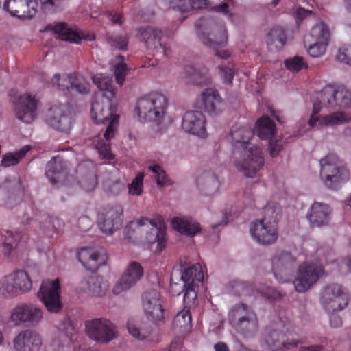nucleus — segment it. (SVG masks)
<instances>
[{
  "label": "nucleus",
  "mask_w": 351,
  "mask_h": 351,
  "mask_svg": "<svg viewBox=\"0 0 351 351\" xmlns=\"http://www.w3.org/2000/svg\"><path fill=\"white\" fill-rule=\"evenodd\" d=\"M93 81L101 96H96L92 104L91 117L96 123L107 124L106 131L95 136L93 143L104 158L110 160L113 155L110 152V141L114 137L119 120V115L116 112L117 103L113 101L117 90L110 76L97 74L93 77Z\"/></svg>",
  "instance_id": "1"
},
{
  "label": "nucleus",
  "mask_w": 351,
  "mask_h": 351,
  "mask_svg": "<svg viewBox=\"0 0 351 351\" xmlns=\"http://www.w3.org/2000/svg\"><path fill=\"white\" fill-rule=\"evenodd\" d=\"M253 134L250 128L235 125L229 134L234 165L239 172L249 178H254L265 163L262 149L249 142Z\"/></svg>",
  "instance_id": "2"
},
{
  "label": "nucleus",
  "mask_w": 351,
  "mask_h": 351,
  "mask_svg": "<svg viewBox=\"0 0 351 351\" xmlns=\"http://www.w3.org/2000/svg\"><path fill=\"white\" fill-rule=\"evenodd\" d=\"M167 106L166 97L155 92L140 98L135 110L141 121H160L166 114Z\"/></svg>",
  "instance_id": "3"
},
{
  "label": "nucleus",
  "mask_w": 351,
  "mask_h": 351,
  "mask_svg": "<svg viewBox=\"0 0 351 351\" xmlns=\"http://www.w3.org/2000/svg\"><path fill=\"white\" fill-rule=\"evenodd\" d=\"M195 26L202 43L208 47L216 49L224 47L228 40L224 23L212 19H200Z\"/></svg>",
  "instance_id": "4"
},
{
  "label": "nucleus",
  "mask_w": 351,
  "mask_h": 351,
  "mask_svg": "<svg viewBox=\"0 0 351 351\" xmlns=\"http://www.w3.org/2000/svg\"><path fill=\"white\" fill-rule=\"evenodd\" d=\"M228 317L232 327L245 337H251L258 330V322L256 315L245 304L234 305L229 311Z\"/></svg>",
  "instance_id": "5"
},
{
  "label": "nucleus",
  "mask_w": 351,
  "mask_h": 351,
  "mask_svg": "<svg viewBox=\"0 0 351 351\" xmlns=\"http://www.w3.org/2000/svg\"><path fill=\"white\" fill-rule=\"evenodd\" d=\"M319 177L328 188H334L337 183L349 179L347 169L339 165V158L335 154H328L319 160Z\"/></svg>",
  "instance_id": "6"
},
{
  "label": "nucleus",
  "mask_w": 351,
  "mask_h": 351,
  "mask_svg": "<svg viewBox=\"0 0 351 351\" xmlns=\"http://www.w3.org/2000/svg\"><path fill=\"white\" fill-rule=\"evenodd\" d=\"M323 265L318 261H306L301 264L293 284L298 293H304L310 289L324 275Z\"/></svg>",
  "instance_id": "7"
},
{
  "label": "nucleus",
  "mask_w": 351,
  "mask_h": 351,
  "mask_svg": "<svg viewBox=\"0 0 351 351\" xmlns=\"http://www.w3.org/2000/svg\"><path fill=\"white\" fill-rule=\"evenodd\" d=\"M273 210L270 207L265 208L263 219L254 221L250 226L252 238L260 245H269L274 243L278 239L277 223L267 218Z\"/></svg>",
  "instance_id": "8"
},
{
  "label": "nucleus",
  "mask_w": 351,
  "mask_h": 351,
  "mask_svg": "<svg viewBox=\"0 0 351 351\" xmlns=\"http://www.w3.org/2000/svg\"><path fill=\"white\" fill-rule=\"evenodd\" d=\"M129 228L138 232H145V242L149 245L156 243V251L161 252L165 249L166 246L165 230L160 222L158 223L154 219L149 220L144 218L132 221L129 224Z\"/></svg>",
  "instance_id": "9"
},
{
  "label": "nucleus",
  "mask_w": 351,
  "mask_h": 351,
  "mask_svg": "<svg viewBox=\"0 0 351 351\" xmlns=\"http://www.w3.org/2000/svg\"><path fill=\"white\" fill-rule=\"evenodd\" d=\"M85 332L92 341L106 344L117 337L118 331L117 326L109 319L95 318L86 321Z\"/></svg>",
  "instance_id": "10"
},
{
  "label": "nucleus",
  "mask_w": 351,
  "mask_h": 351,
  "mask_svg": "<svg viewBox=\"0 0 351 351\" xmlns=\"http://www.w3.org/2000/svg\"><path fill=\"white\" fill-rule=\"evenodd\" d=\"M314 101L331 108H348L351 104V92L343 86L328 85L316 94Z\"/></svg>",
  "instance_id": "11"
},
{
  "label": "nucleus",
  "mask_w": 351,
  "mask_h": 351,
  "mask_svg": "<svg viewBox=\"0 0 351 351\" xmlns=\"http://www.w3.org/2000/svg\"><path fill=\"white\" fill-rule=\"evenodd\" d=\"M204 274L202 266L195 264L185 267L182 271L181 280L183 282L184 302L189 306L195 303L197 296V288L203 281Z\"/></svg>",
  "instance_id": "12"
},
{
  "label": "nucleus",
  "mask_w": 351,
  "mask_h": 351,
  "mask_svg": "<svg viewBox=\"0 0 351 351\" xmlns=\"http://www.w3.org/2000/svg\"><path fill=\"white\" fill-rule=\"evenodd\" d=\"M45 121L56 130L68 132L73 123L70 107L60 103L51 104L45 112Z\"/></svg>",
  "instance_id": "13"
},
{
  "label": "nucleus",
  "mask_w": 351,
  "mask_h": 351,
  "mask_svg": "<svg viewBox=\"0 0 351 351\" xmlns=\"http://www.w3.org/2000/svg\"><path fill=\"white\" fill-rule=\"evenodd\" d=\"M321 304L328 313L343 310L348 304V295L339 284H331L322 291Z\"/></svg>",
  "instance_id": "14"
},
{
  "label": "nucleus",
  "mask_w": 351,
  "mask_h": 351,
  "mask_svg": "<svg viewBox=\"0 0 351 351\" xmlns=\"http://www.w3.org/2000/svg\"><path fill=\"white\" fill-rule=\"evenodd\" d=\"M265 343L267 348L271 350L290 349L298 344L293 338L291 326L284 323H279L275 328L268 332L265 337Z\"/></svg>",
  "instance_id": "15"
},
{
  "label": "nucleus",
  "mask_w": 351,
  "mask_h": 351,
  "mask_svg": "<svg viewBox=\"0 0 351 351\" xmlns=\"http://www.w3.org/2000/svg\"><path fill=\"white\" fill-rule=\"evenodd\" d=\"M43 317V312L40 308L32 304L23 303L10 311V322L14 326L27 324L36 326L40 323Z\"/></svg>",
  "instance_id": "16"
},
{
  "label": "nucleus",
  "mask_w": 351,
  "mask_h": 351,
  "mask_svg": "<svg viewBox=\"0 0 351 351\" xmlns=\"http://www.w3.org/2000/svg\"><path fill=\"white\" fill-rule=\"evenodd\" d=\"M326 106L323 104L313 101V111L308 121L311 128L315 127L317 124L322 127H333L351 121L350 114L343 111H336L324 116H319L318 114L323 107Z\"/></svg>",
  "instance_id": "17"
},
{
  "label": "nucleus",
  "mask_w": 351,
  "mask_h": 351,
  "mask_svg": "<svg viewBox=\"0 0 351 351\" xmlns=\"http://www.w3.org/2000/svg\"><path fill=\"white\" fill-rule=\"evenodd\" d=\"M32 288V281L24 271L5 276L0 280V291L12 296L24 293Z\"/></svg>",
  "instance_id": "18"
},
{
  "label": "nucleus",
  "mask_w": 351,
  "mask_h": 351,
  "mask_svg": "<svg viewBox=\"0 0 351 351\" xmlns=\"http://www.w3.org/2000/svg\"><path fill=\"white\" fill-rule=\"evenodd\" d=\"M163 303L160 293L156 290L147 291L143 293L142 306L148 320L157 324L164 322L165 315Z\"/></svg>",
  "instance_id": "19"
},
{
  "label": "nucleus",
  "mask_w": 351,
  "mask_h": 351,
  "mask_svg": "<svg viewBox=\"0 0 351 351\" xmlns=\"http://www.w3.org/2000/svg\"><path fill=\"white\" fill-rule=\"evenodd\" d=\"M143 276V268L136 261H131L126 267L123 274L115 282L112 292L118 295L128 291L138 282Z\"/></svg>",
  "instance_id": "20"
},
{
  "label": "nucleus",
  "mask_w": 351,
  "mask_h": 351,
  "mask_svg": "<svg viewBox=\"0 0 351 351\" xmlns=\"http://www.w3.org/2000/svg\"><path fill=\"white\" fill-rule=\"evenodd\" d=\"M59 290L60 282L57 278L43 281L38 293V298L51 313H58L62 308Z\"/></svg>",
  "instance_id": "21"
},
{
  "label": "nucleus",
  "mask_w": 351,
  "mask_h": 351,
  "mask_svg": "<svg viewBox=\"0 0 351 351\" xmlns=\"http://www.w3.org/2000/svg\"><path fill=\"white\" fill-rule=\"evenodd\" d=\"M38 99L29 94L20 95L14 104L15 117L25 123H30L37 117Z\"/></svg>",
  "instance_id": "22"
},
{
  "label": "nucleus",
  "mask_w": 351,
  "mask_h": 351,
  "mask_svg": "<svg viewBox=\"0 0 351 351\" xmlns=\"http://www.w3.org/2000/svg\"><path fill=\"white\" fill-rule=\"evenodd\" d=\"M10 15L23 19H30L37 12L36 0H0V8Z\"/></svg>",
  "instance_id": "23"
},
{
  "label": "nucleus",
  "mask_w": 351,
  "mask_h": 351,
  "mask_svg": "<svg viewBox=\"0 0 351 351\" xmlns=\"http://www.w3.org/2000/svg\"><path fill=\"white\" fill-rule=\"evenodd\" d=\"M123 208L120 205L108 206L99 215V226L105 234H110L121 226Z\"/></svg>",
  "instance_id": "24"
},
{
  "label": "nucleus",
  "mask_w": 351,
  "mask_h": 351,
  "mask_svg": "<svg viewBox=\"0 0 351 351\" xmlns=\"http://www.w3.org/2000/svg\"><path fill=\"white\" fill-rule=\"evenodd\" d=\"M77 256L83 266L90 271L96 270L106 261V252L100 247H82Z\"/></svg>",
  "instance_id": "25"
},
{
  "label": "nucleus",
  "mask_w": 351,
  "mask_h": 351,
  "mask_svg": "<svg viewBox=\"0 0 351 351\" xmlns=\"http://www.w3.org/2000/svg\"><path fill=\"white\" fill-rule=\"evenodd\" d=\"M295 265V258L288 252H276L271 260V269L280 282L286 281L285 277Z\"/></svg>",
  "instance_id": "26"
},
{
  "label": "nucleus",
  "mask_w": 351,
  "mask_h": 351,
  "mask_svg": "<svg viewBox=\"0 0 351 351\" xmlns=\"http://www.w3.org/2000/svg\"><path fill=\"white\" fill-rule=\"evenodd\" d=\"M331 215L332 210L328 204L315 202L309 207L306 217L311 228H322L330 223Z\"/></svg>",
  "instance_id": "27"
},
{
  "label": "nucleus",
  "mask_w": 351,
  "mask_h": 351,
  "mask_svg": "<svg viewBox=\"0 0 351 351\" xmlns=\"http://www.w3.org/2000/svg\"><path fill=\"white\" fill-rule=\"evenodd\" d=\"M77 340V334L75 329L69 319H65L60 326L58 333L53 339L51 346L54 350H59L72 343L74 346V351L80 345Z\"/></svg>",
  "instance_id": "28"
},
{
  "label": "nucleus",
  "mask_w": 351,
  "mask_h": 351,
  "mask_svg": "<svg viewBox=\"0 0 351 351\" xmlns=\"http://www.w3.org/2000/svg\"><path fill=\"white\" fill-rule=\"evenodd\" d=\"M42 344L40 335L31 329L21 331L13 340L15 351H40Z\"/></svg>",
  "instance_id": "29"
},
{
  "label": "nucleus",
  "mask_w": 351,
  "mask_h": 351,
  "mask_svg": "<svg viewBox=\"0 0 351 351\" xmlns=\"http://www.w3.org/2000/svg\"><path fill=\"white\" fill-rule=\"evenodd\" d=\"M182 126L188 133L202 138L206 136V119L199 111L186 112L183 117Z\"/></svg>",
  "instance_id": "30"
},
{
  "label": "nucleus",
  "mask_w": 351,
  "mask_h": 351,
  "mask_svg": "<svg viewBox=\"0 0 351 351\" xmlns=\"http://www.w3.org/2000/svg\"><path fill=\"white\" fill-rule=\"evenodd\" d=\"M137 36L140 40L144 42L148 47L157 48L163 53L165 56H168L170 51V47L167 44H162L160 40L162 32L152 27H141L137 30Z\"/></svg>",
  "instance_id": "31"
},
{
  "label": "nucleus",
  "mask_w": 351,
  "mask_h": 351,
  "mask_svg": "<svg viewBox=\"0 0 351 351\" xmlns=\"http://www.w3.org/2000/svg\"><path fill=\"white\" fill-rule=\"evenodd\" d=\"M45 175L53 184H64L68 178V164L62 158L53 157L48 162Z\"/></svg>",
  "instance_id": "32"
},
{
  "label": "nucleus",
  "mask_w": 351,
  "mask_h": 351,
  "mask_svg": "<svg viewBox=\"0 0 351 351\" xmlns=\"http://www.w3.org/2000/svg\"><path fill=\"white\" fill-rule=\"evenodd\" d=\"M53 30L60 39L75 43H79L82 40L92 41L95 38L94 34L82 30L73 29L65 23H59L54 25Z\"/></svg>",
  "instance_id": "33"
},
{
  "label": "nucleus",
  "mask_w": 351,
  "mask_h": 351,
  "mask_svg": "<svg viewBox=\"0 0 351 351\" xmlns=\"http://www.w3.org/2000/svg\"><path fill=\"white\" fill-rule=\"evenodd\" d=\"M201 101L205 111L210 114H217L222 111L223 101L215 88H208L202 91Z\"/></svg>",
  "instance_id": "34"
},
{
  "label": "nucleus",
  "mask_w": 351,
  "mask_h": 351,
  "mask_svg": "<svg viewBox=\"0 0 351 351\" xmlns=\"http://www.w3.org/2000/svg\"><path fill=\"white\" fill-rule=\"evenodd\" d=\"M81 289L93 297H101L106 294L108 283L101 277L92 276L82 282Z\"/></svg>",
  "instance_id": "35"
},
{
  "label": "nucleus",
  "mask_w": 351,
  "mask_h": 351,
  "mask_svg": "<svg viewBox=\"0 0 351 351\" xmlns=\"http://www.w3.org/2000/svg\"><path fill=\"white\" fill-rule=\"evenodd\" d=\"M197 185L206 195L213 196L219 192L220 182L213 173L204 172L198 178Z\"/></svg>",
  "instance_id": "36"
},
{
  "label": "nucleus",
  "mask_w": 351,
  "mask_h": 351,
  "mask_svg": "<svg viewBox=\"0 0 351 351\" xmlns=\"http://www.w3.org/2000/svg\"><path fill=\"white\" fill-rule=\"evenodd\" d=\"M171 226L180 233L189 237H193L201 231V227L198 222L186 217L173 218Z\"/></svg>",
  "instance_id": "37"
},
{
  "label": "nucleus",
  "mask_w": 351,
  "mask_h": 351,
  "mask_svg": "<svg viewBox=\"0 0 351 351\" xmlns=\"http://www.w3.org/2000/svg\"><path fill=\"white\" fill-rule=\"evenodd\" d=\"M287 43V35L280 27H275L270 29L266 37L268 49L273 52L281 50Z\"/></svg>",
  "instance_id": "38"
},
{
  "label": "nucleus",
  "mask_w": 351,
  "mask_h": 351,
  "mask_svg": "<svg viewBox=\"0 0 351 351\" xmlns=\"http://www.w3.org/2000/svg\"><path fill=\"white\" fill-rule=\"evenodd\" d=\"M257 135L262 139H270L276 132V125L268 117L260 118L256 123Z\"/></svg>",
  "instance_id": "39"
},
{
  "label": "nucleus",
  "mask_w": 351,
  "mask_h": 351,
  "mask_svg": "<svg viewBox=\"0 0 351 351\" xmlns=\"http://www.w3.org/2000/svg\"><path fill=\"white\" fill-rule=\"evenodd\" d=\"M309 36L311 41H318L329 44L330 33L327 25L323 22H319L312 27Z\"/></svg>",
  "instance_id": "40"
},
{
  "label": "nucleus",
  "mask_w": 351,
  "mask_h": 351,
  "mask_svg": "<svg viewBox=\"0 0 351 351\" xmlns=\"http://www.w3.org/2000/svg\"><path fill=\"white\" fill-rule=\"evenodd\" d=\"M169 6L180 12H188L192 9L203 8L206 5V0H169Z\"/></svg>",
  "instance_id": "41"
},
{
  "label": "nucleus",
  "mask_w": 351,
  "mask_h": 351,
  "mask_svg": "<svg viewBox=\"0 0 351 351\" xmlns=\"http://www.w3.org/2000/svg\"><path fill=\"white\" fill-rule=\"evenodd\" d=\"M112 70L114 72L117 83L123 86L126 75L127 65L123 56H118L110 62Z\"/></svg>",
  "instance_id": "42"
},
{
  "label": "nucleus",
  "mask_w": 351,
  "mask_h": 351,
  "mask_svg": "<svg viewBox=\"0 0 351 351\" xmlns=\"http://www.w3.org/2000/svg\"><path fill=\"white\" fill-rule=\"evenodd\" d=\"M30 150L29 145L23 146L20 150L12 153H7L2 156L1 165L4 167H10L18 164L20 160L24 157L26 153Z\"/></svg>",
  "instance_id": "43"
},
{
  "label": "nucleus",
  "mask_w": 351,
  "mask_h": 351,
  "mask_svg": "<svg viewBox=\"0 0 351 351\" xmlns=\"http://www.w3.org/2000/svg\"><path fill=\"white\" fill-rule=\"evenodd\" d=\"M3 250L5 254H10L14 247L16 246L18 242L21 240H25L26 237L21 234V232H12L5 231V234L3 235Z\"/></svg>",
  "instance_id": "44"
},
{
  "label": "nucleus",
  "mask_w": 351,
  "mask_h": 351,
  "mask_svg": "<svg viewBox=\"0 0 351 351\" xmlns=\"http://www.w3.org/2000/svg\"><path fill=\"white\" fill-rule=\"evenodd\" d=\"M72 78L73 74L69 75H60V74L56 73L53 76L51 79V84L60 91H62L64 93H67L69 92L71 88Z\"/></svg>",
  "instance_id": "45"
},
{
  "label": "nucleus",
  "mask_w": 351,
  "mask_h": 351,
  "mask_svg": "<svg viewBox=\"0 0 351 351\" xmlns=\"http://www.w3.org/2000/svg\"><path fill=\"white\" fill-rule=\"evenodd\" d=\"M186 77L189 82L194 84H200L204 82L207 70L206 68L197 69L193 66H187L184 69Z\"/></svg>",
  "instance_id": "46"
},
{
  "label": "nucleus",
  "mask_w": 351,
  "mask_h": 351,
  "mask_svg": "<svg viewBox=\"0 0 351 351\" xmlns=\"http://www.w3.org/2000/svg\"><path fill=\"white\" fill-rule=\"evenodd\" d=\"M70 89L71 90H75L80 94H87L90 92V84L83 76L73 74Z\"/></svg>",
  "instance_id": "47"
},
{
  "label": "nucleus",
  "mask_w": 351,
  "mask_h": 351,
  "mask_svg": "<svg viewBox=\"0 0 351 351\" xmlns=\"http://www.w3.org/2000/svg\"><path fill=\"white\" fill-rule=\"evenodd\" d=\"M191 316L189 310L183 308L177 313L173 319V326L177 328H188L191 325Z\"/></svg>",
  "instance_id": "48"
},
{
  "label": "nucleus",
  "mask_w": 351,
  "mask_h": 351,
  "mask_svg": "<svg viewBox=\"0 0 351 351\" xmlns=\"http://www.w3.org/2000/svg\"><path fill=\"white\" fill-rule=\"evenodd\" d=\"M149 169L154 174V178L158 186L162 187L172 184L165 171L160 165H154L149 166Z\"/></svg>",
  "instance_id": "49"
},
{
  "label": "nucleus",
  "mask_w": 351,
  "mask_h": 351,
  "mask_svg": "<svg viewBox=\"0 0 351 351\" xmlns=\"http://www.w3.org/2000/svg\"><path fill=\"white\" fill-rule=\"evenodd\" d=\"M144 173H138L128 185V193L131 195L140 196L143 191Z\"/></svg>",
  "instance_id": "50"
},
{
  "label": "nucleus",
  "mask_w": 351,
  "mask_h": 351,
  "mask_svg": "<svg viewBox=\"0 0 351 351\" xmlns=\"http://www.w3.org/2000/svg\"><path fill=\"white\" fill-rule=\"evenodd\" d=\"M287 69L292 72H298L302 69L306 68L307 64L300 56H294L285 61Z\"/></svg>",
  "instance_id": "51"
},
{
  "label": "nucleus",
  "mask_w": 351,
  "mask_h": 351,
  "mask_svg": "<svg viewBox=\"0 0 351 351\" xmlns=\"http://www.w3.org/2000/svg\"><path fill=\"white\" fill-rule=\"evenodd\" d=\"M45 12L53 13L62 10L64 0H38Z\"/></svg>",
  "instance_id": "52"
},
{
  "label": "nucleus",
  "mask_w": 351,
  "mask_h": 351,
  "mask_svg": "<svg viewBox=\"0 0 351 351\" xmlns=\"http://www.w3.org/2000/svg\"><path fill=\"white\" fill-rule=\"evenodd\" d=\"M129 333L134 337L139 340H147L150 335V330L137 326L134 324L129 323L128 324Z\"/></svg>",
  "instance_id": "53"
},
{
  "label": "nucleus",
  "mask_w": 351,
  "mask_h": 351,
  "mask_svg": "<svg viewBox=\"0 0 351 351\" xmlns=\"http://www.w3.org/2000/svg\"><path fill=\"white\" fill-rule=\"evenodd\" d=\"M234 2L232 0H226L223 2L221 4L215 6L214 8V10L218 12H221L227 18L231 21L234 19Z\"/></svg>",
  "instance_id": "54"
},
{
  "label": "nucleus",
  "mask_w": 351,
  "mask_h": 351,
  "mask_svg": "<svg viewBox=\"0 0 351 351\" xmlns=\"http://www.w3.org/2000/svg\"><path fill=\"white\" fill-rule=\"evenodd\" d=\"M336 60L351 66V45L341 46L336 55Z\"/></svg>",
  "instance_id": "55"
},
{
  "label": "nucleus",
  "mask_w": 351,
  "mask_h": 351,
  "mask_svg": "<svg viewBox=\"0 0 351 351\" xmlns=\"http://www.w3.org/2000/svg\"><path fill=\"white\" fill-rule=\"evenodd\" d=\"M313 43L311 44L308 49V52L311 56L318 58L323 56L328 45V43H320L318 41H313Z\"/></svg>",
  "instance_id": "56"
},
{
  "label": "nucleus",
  "mask_w": 351,
  "mask_h": 351,
  "mask_svg": "<svg viewBox=\"0 0 351 351\" xmlns=\"http://www.w3.org/2000/svg\"><path fill=\"white\" fill-rule=\"evenodd\" d=\"M221 78L227 84H231L234 74V71L230 66H218Z\"/></svg>",
  "instance_id": "57"
},
{
  "label": "nucleus",
  "mask_w": 351,
  "mask_h": 351,
  "mask_svg": "<svg viewBox=\"0 0 351 351\" xmlns=\"http://www.w3.org/2000/svg\"><path fill=\"white\" fill-rule=\"evenodd\" d=\"M56 222H58V220L46 216L40 223V228L47 233L52 232L56 229Z\"/></svg>",
  "instance_id": "58"
},
{
  "label": "nucleus",
  "mask_w": 351,
  "mask_h": 351,
  "mask_svg": "<svg viewBox=\"0 0 351 351\" xmlns=\"http://www.w3.org/2000/svg\"><path fill=\"white\" fill-rule=\"evenodd\" d=\"M82 189L86 191H92L97 185L96 177L94 174L83 178L80 181Z\"/></svg>",
  "instance_id": "59"
},
{
  "label": "nucleus",
  "mask_w": 351,
  "mask_h": 351,
  "mask_svg": "<svg viewBox=\"0 0 351 351\" xmlns=\"http://www.w3.org/2000/svg\"><path fill=\"white\" fill-rule=\"evenodd\" d=\"M109 42L115 48L125 50L128 47V38L126 36H118L114 38L109 39Z\"/></svg>",
  "instance_id": "60"
},
{
  "label": "nucleus",
  "mask_w": 351,
  "mask_h": 351,
  "mask_svg": "<svg viewBox=\"0 0 351 351\" xmlns=\"http://www.w3.org/2000/svg\"><path fill=\"white\" fill-rule=\"evenodd\" d=\"M282 148L281 141L279 140H269V153L271 156L276 157L278 155L279 152Z\"/></svg>",
  "instance_id": "61"
},
{
  "label": "nucleus",
  "mask_w": 351,
  "mask_h": 351,
  "mask_svg": "<svg viewBox=\"0 0 351 351\" xmlns=\"http://www.w3.org/2000/svg\"><path fill=\"white\" fill-rule=\"evenodd\" d=\"M311 14V10L304 9L300 7L298 8L295 11V16L298 19H302Z\"/></svg>",
  "instance_id": "62"
},
{
  "label": "nucleus",
  "mask_w": 351,
  "mask_h": 351,
  "mask_svg": "<svg viewBox=\"0 0 351 351\" xmlns=\"http://www.w3.org/2000/svg\"><path fill=\"white\" fill-rule=\"evenodd\" d=\"M335 313H330V322L332 327L337 328L341 325V319L339 316L334 314Z\"/></svg>",
  "instance_id": "63"
},
{
  "label": "nucleus",
  "mask_w": 351,
  "mask_h": 351,
  "mask_svg": "<svg viewBox=\"0 0 351 351\" xmlns=\"http://www.w3.org/2000/svg\"><path fill=\"white\" fill-rule=\"evenodd\" d=\"M214 348L215 351H229L228 346L223 342L216 343Z\"/></svg>",
  "instance_id": "64"
}]
</instances>
